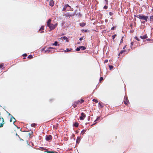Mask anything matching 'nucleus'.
Wrapping results in <instances>:
<instances>
[{
	"mask_svg": "<svg viewBox=\"0 0 153 153\" xmlns=\"http://www.w3.org/2000/svg\"><path fill=\"white\" fill-rule=\"evenodd\" d=\"M57 43H58L56 41V42H54V43L52 44H51V45H53H53H54V46H57V45L59 46V45H57Z\"/></svg>",
	"mask_w": 153,
	"mask_h": 153,
	"instance_id": "18",
	"label": "nucleus"
},
{
	"mask_svg": "<svg viewBox=\"0 0 153 153\" xmlns=\"http://www.w3.org/2000/svg\"><path fill=\"white\" fill-rule=\"evenodd\" d=\"M147 35L146 34L145 35L143 36H141L140 38L142 39H145L147 38Z\"/></svg>",
	"mask_w": 153,
	"mask_h": 153,
	"instance_id": "13",
	"label": "nucleus"
},
{
	"mask_svg": "<svg viewBox=\"0 0 153 153\" xmlns=\"http://www.w3.org/2000/svg\"><path fill=\"white\" fill-rule=\"evenodd\" d=\"M50 52H51V53H52V51H50L49 49H48V50L45 51V53H50Z\"/></svg>",
	"mask_w": 153,
	"mask_h": 153,
	"instance_id": "17",
	"label": "nucleus"
},
{
	"mask_svg": "<svg viewBox=\"0 0 153 153\" xmlns=\"http://www.w3.org/2000/svg\"><path fill=\"white\" fill-rule=\"evenodd\" d=\"M83 39V37H81L80 39H79V40L81 41V40H82Z\"/></svg>",
	"mask_w": 153,
	"mask_h": 153,
	"instance_id": "41",
	"label": "nucleus"
},
{
	"mask_svg": "<svg viewBox=\"0 0 153 153\" xmlns=\"http://www.w3.org/2000/svg\"><path fill=\"white\" fill-rule=\"evenodd\" d=\"M114 28H115V27H112L111 28V30H114Z\"/></svg>",
	"mask_w": 153,
	"mask_h": 153,
	"instance_id": "42",
	"label": "nucleus"
},
{
	"mask_svg": "<svg viewBox=\"0 0 153 153\" xmlns=\"http://www.w3.org/2000/svg\"><path fill=\"white\" fill-rule=\"evenodd\" d=\"M103 80V77H100V81H102V80Z\"/></svg>",
	"mask_w": 153,
	"mask_h": 153,
	"instance_id": "33",
	"label": "nucleus"
},
{
	"mask_svg": "<svg viewBox=\"0 0 153 153\" xmlns=\"http://www.w3.org/2000/svg\"><path fill=\"white\" fill-rule=\"evenodd\" d=\"M36 126V124L35 123H33L31 124V126L32 127H35Z\"/></svg>",
	"mask_w": 153,
	"mask_h": 153,
	"instance_id": "29",
	"label": "nucleus"
},
{
	"mask_svg": "<svg viewBox=\"0 0 153 153\" xmlns=\"http://www.w3.org/2000/svg\"><path fill=\"white\" fill-rule=\"evenodd\" d=\"M33 57V56L31 55H29L28 56V58L29 59H31Z\"/></svg>",
	"mask_w": 153,
	"mask_h": 153,
	"instance_id": "25",
	"label": "nucleus"
},
{
	"mask_svg": "<svg viewBox=\"0 0 153 153\" xmlns=\"http://www.w3.org/2000/svg\"><path fill=\"white\" fill-rule=\"evenodd\" d=\"M42 51H44V49H43L42 50Z\"/></svg>",
	"mask_w": 153,
	"mask_h": 153,
	"instance_id": "48",
	"label": "nucleus"
},
{
	"mask_svg": "<svg viewBox=\"0 0 153 153\" xmlns=\"http://www.w3.org/2000/svg\"><path fill=\"white\" fill-rule=\"evenodd\" d=\"M107 7H107V6H105L104 7H103L104 8V9H107Z\"/></svg>",
	"mask_w": 153,
	"mask_h": 153,
	"instance_id": "36",
	"label": "nucleus"
},
{
	"mask_svg": "<svg viewBox=\"0 0 153 153\" xmlns=\"http://www.w3.org/2000/svg\"><path fill=\"white\" fill-rule=\"evenodd\" d=\"M54 4V2L53 0H51L49 2L50 6L52 7Z\"/></svg>",
	"mask_w": 153,
	"mask_h": 153,
	"instance_id": "10",
	"label": "nucleus"
},
{
	"mask_svg": "<svg viewBox=\"0 0 153 153\" xmlns=\"http://www.w3.org/2000/svg\"><path fill=\"white\" fill-rule=\"evenodd\" d=\"M124 100V103L126 105H127L129 102L128 100L127 99V98L125 97Z\"/></svg>",
	"mask_w": 153,
	"mask_h": 153,
	"instance_id": "8",
	"label": "nucleus"
},
{
	"mask_svg": "<svg viewBox=\"0 0 153 153\" xmlns=\"http://www.w3.org/2000/svg\"><path fill=\"white\" fill-rule=\"evenodd\" d=\"M93 102H95L96 103H97V102H98V101H97V100H96V99H93Z\"/></svg>",
	"mask_w": 153,
	"mask_h": 153,
	"instance_id": "26",
	"label": "nucleus"
},
{
	"mask_svg": "<svg viewBox=\"0 0 153 153\" xmlns=\"http://www.w3.org/2000/svg\"><path fill=\"white\" fill-rule=\"evenodd\" d=\"M86 130H82V131H81V133L82 134H83L85 132Z\"/></svg>",
	"mask_w": 153,
	"mask_h": 153,
	"instance_id": "24",
	"label": "nucleus"
},
{
	"mask_svg": "<svg viewBox=\"0 0 153 153\" xmlns=\"http://www.w3.org/2000/svg\"><path fill=\"white\" fill-rule=\"evenodd\" d=\"M48 48V49H54V51L53 52H57V50L56 49V48H53V47H50Z\"/></svg>",
	"mask_w": 153,
	"mask_h": 153,
	"instance_id": "12",
	"label": "nucleus"
},
{
	"mask_svg": "<svg viewBox=\"0 0 153 153\" xmlns=\"http://www.w3.org/2000/svg\"><path fill=\"white\" fill-rule=\"evenodd\" d=\"M79 124L77 123H75L73 125L75 127H77L78 126Z\"/></svg>",
	"mask_w": 153,
	"mask_h": 153,
	"instance_id": "19",
	"label": "nucleus"
},
{
	"mask_svg": "<svg viewBox=\"0 0 153 153\" xmlns=\"http://www.w3.org/2000/svg\"><path fill=\"white\" fill-rule=\"evenodd\" d=\"M108 62V60L107 59H106V60H105V61L104 62H105V63H107V62Z\"/></svg>",
	"mask_w": 153,
	"mask_h": 153,
	"instance_id": "40",
	"label": "nucleus"
},
{
	"mask_svg": "<svg viewBox=\"0 0 153 153\" xmlns=\"http://www.w3.org/2000/svg\"><path fill=\"white\" fill-rule=\"evenodd\" d=\"M81 116L80 117V119L81 120H83L85 117V115L83 112L81 113Z\"/></svg>",
	"mask_w": 153,
	"mask_h": 153,
	"instance_id": "6",
	"label": "nucleus"
},
{
	"mask_svg": "<svg viewBox=\"0 0 153 153\" xmlns=\"http://www.w3.org/2000/svg\"><path fill=\"white\" fill-rule=\"evenodd\" d=\"M80 49H81L82 50H85L86 49V48L85 47L83 46H80Z\"/></svg>",
	"mask_w": 153,
	"mask_h": 153,
	"instance_id": "21",
	"label": "nucleus"
},
{
	"mask_svg": "<svg viewBox=\"0 0 153 153\" xmlns=\"http://www.w3.org/2000/svg\"><path fill=\"white\" fill-rule=\"evenodd\" d=\"M115 36L113 35V36H112V38H113V39H114V38H115Z\"/></svg>",
	"mask_w": 153,
	"mask_h": 153,
	"instance_id": "43",
	"label": "nucleus"
},
{
	"mask_svg": "<svg viewBox=\"0 0 153 153\" xmlns=\"http://www.w3.org/2000/svg\"><path fill=\"white\" fill-rule=\"evenodd\" d=\"M135 39H136L137 40V41H139V39L138 38V37L137 36H135Z\"/></svg>",
	"mask_w": 153,
	"mask_h": 153,
	"instance_id": "32",
	"label": "nucleus"
},
{
	"mask_svg": "<svg viewBox=\"0 0 153 153\" xmlns=\"http://www.w3.org/2000/svg\"><path fill=\"white\" fill-rule=\"evenodd\" d=\"M63 39H64V40H65V41L66 42H69V40L68 39L66 36H64L63 37Z\"/></svg>",
	"mask_w": 153,
	"mask_h": 153,
	"instance_id": "15",
	"label": "nucleus"
},
{
	"mask_svg": "<svg viewBox=\"0 0 153 153\" xmlns=\"http://www.w3.org/2000/svg\"><path fill=\"white\" fill-rule=\"evenodd\" d=\"M150 19L151 20H152L153 21V16L150 17Z\"/></svg>",
	"mask_w": 153,
	"mask_h": 153,
	"instance_id": "37",
	"label": "nucleus"
},
{
	"mask_svg": "<svg viewBox=\"0 0 153 153\" xmlns=\"http://www.w3.org/2000/svg\"><path fill=\"white\" fill-rule=\"evenodd\" d=\"M80 25L81 26L83 27L85 25V23L82 22L80 23Z\"/></svg>",
	"mask_w": 153,
	"mask_h": 153,
	"instance_id": "20",
	"label": "nucleus"
},
{
	"mask_svg": "<svg viewBox=\"0 0 153 153\" xmlns=\"http://www.w3.org/2000/svg\"><path fill=\"white\" fill-rule=\"evenodd\" d=\"M67 7H69L70 9H68L67 10V11H68L69 10L70 11H72L73 10V8H71V7L68 4H66V5H65V6H64V7L63 9L62 10L63 11L66 10V8Z\"/></svg>",
	"mask_w": 153,
	"mask_h": 153,
	"instance_id": "3",
	"label": "nucleus"
},
{
	"mask_svg": "<svg viewBox=\"0 0 153 153\" xmlns=\"http://www.w3.org/2000/svg\"><path fill=\"white\" fill-rule=\"evenodd\" d=\"M126 45H125V46L123 47V49H125V48H126Z\"/></svg>",
	"mask_w": 153,
	"mask_h": 153,
	"instance_id": "46",
	"label": "nucleus"
},
{
	"mask_svg": "<svg viewBox=\"0 0 153 153\" xmlns=\"http://www.w3.org/2000/svg\"><path fill=\"white\" fill-rule=\"evenodd\" d=\"M99 107L100 108H102L103 106V105L102 103L101 102H99Z\"/></svg>",
	"mask_w": 153,
	"mask_h": 153,
	"instance_id": "14",
	"label": "nucleus"
},
{
	"mask_svg": "<svg viewBox=\"0 0 153 153\" xmlns=\"http://www.w3.org/2000/svg\"><path fill=\"white\" fill-rule=\"evenodd\" d=\"M44 30V27L43 26H42L40 28L39 30V31L40 33H42L44 32L43 30Z\"/></svg>",
	"mask_w": 153,
	"mask_h": 153,
	"instance_id": "9",
	"label": "nucleus"
},
{
	"mask_svg": "<svg viewBox=\"0 0 153 153\" xmlns=\"http://www.w3.org/2000/svg\"><path fill=\"white\" fill-rule=\"evenodd\" d=\"M100 119V117H98L97 119H96L95 120V121H97L98 120H99Z\"/></svg>",
	"mask_w": 153,
	"mask_h": 153,
	"instance_id": "31",
	"label": "nucleus"
},
{
	"mask_svg": "<svg viewBox=\"0 0 153 153\" xmlns=\"http://www.w3.org/2000/svg\"><path fill=\"white\" fill-rule=\"evenodd\" d=\"M3 64H0V68L1 69L2 68V69H3Z\"/></svg>",
	"mask_w": 153,
	"mask_h": 153,
	"instance_id": "27",
	"label": "nucleus"
},
{
	"mask_svg": "<svg viewBox=\"0 0 153 153\" xmlns=\"http://www.w3.org/2000/svg\"><path fill=\"white\" fill-rule=\"evenodd\" d=\"M3 126V124L2 123H0V127H2Z\"/></svg>",
	"mask_w": 153,
	"mask_h": 153,
	"instance_id": "38",
	"label": "nucleus"
},
{
	"mask_svg": "<svg viewBox=\"0 0 153 153\" xmlns=\"http://www.w3.org/2000/svg\"><path fill=\"white\" fill-rule=\"evenodd\" d=\"M60 50H62V51H64L65 52H70L72 50L71 48H67L66 50H64L63 49H60Z\"/></svg>",
	"mask_w": 153,
	"mask_h": 153,
	"instance_id": "5",
	"label": "nucleus"
},
{
	"mask_svg": "<svg viewBox=\"0 0 153 153\" xmlns=\"http://www.w3.org/2000/svg\"><path fill=\"white\" fill-rule=\"evenodd\" d=\"M80 102L79 100H78L74 102V104H73L72 106L73 107L75 108L77 106V105Z\"/></svg>",
	"mask_w": 153,
	"mask_h": 153,
	"instance_id": "7",
	"label": "nucleus"
},
{
	"mask_svg": "<svg viewBox=\"0 0 153 153\" xmlns=\"http://www.w3.org/2000/svg\"><path fill=\"white\" fill-rule=\"evenodd\" d=\"M54 51V49H53V50H52V53H53V52Z\"/></svg>",
	"mask_w": 153,
	"mask_h": 153,
	"instance_id": "47",
	"label": "nucleus"
},
{
	"mask_svg": "<svg viewBox=\"0 0 153 153\" xmlns=\"http://www.w3.org/2000/svg\"><path fill=\"white\" fill-rule=\"evenodd\" d=\"M137 17L140 19L144 20L146 21H147V19L148 18L147 16H146L141 15H139L137 16Z\"/></svg>",
	"mask_w": 153,
	"mask_h": 153,
	"instance_id": "2",
	"label": "nucleus"
},
{
	"mask_svg": "<svg viewBox=\"0 0 153 153\" xmlns=\"http://www.w3.org/2000/svg\"><path fill=\"white\" fill-rule=\"evenodd\" d=\"M80 49V46L78 48H77L76 49V50L77 51H79Z\"/></svg>",
	"mask_w": 153,
	"mask_h": 153,
	"instance_id": "30",
	"label": "nucleus"
},
{
	"mask_svg": "<svg viewBox=\"0 0 153 153\" xmlns=\"http://www.w3.org/2000/svg\"><path fill=\"white\" fill-rule=\"evenodd\" d=\"M23 56H27V54H24L23 55Z\"/></svg>",
	"mask_w": 153,
	"mask_h": 153,
	"instance_id": "45",
	"label": "nucleus"
},
{
	"mask_svg": "<svg viewBox=\"0 0 153 153\" xmlns=\"http://www.w3.org/2000/svg\"><path fill=\"white\" fill-rule=\"evenodd\" d=\"M52 137L51 135H47L46 136L45 139L47 141H49L52 139Z\"/></svg>",
	"mask_w": 153,
	"mask_h": 153,
	"instance_id": "4",
	"label": "nucleus"
},
{
	"mask_svg": "<svg viewBox=\"0 0 153 153\" xmlns=\"http://www.w3.org/2000/svg\"><path fill=\"white\" fill-rule=\"evenodd\" d=\"M51 19H49L47 22V25L51 30L54 29L57 26L58 24L56 23L53 25L51 23Z\"/></svg>",
	"mask_w": 153,
	"mask_h": 153,
	"instance_id": "1",
	"label": "nucleus"
},
{
	"mask_svg": "<svg viewBox=\"0 0 153 153\" xmlns=\"http://www.w3.org/2000/svg\"><path fill=\"white\" fill-rule=\"evenodd\" d=\"M113 14V13H112L111 12H110L109 13V15H110V16H111Z\"/></svg>",
	"mask_w": 153,
	"mask_h": 153,
	"instance_id": "39",
	"label": "nucleus"
},
{
	"mask_svg": "<svg viewBox=\"0 0 153 153\" xmlns=\"http://www.w3.org/2000/svg\"><path fill=\"white\" fill-rule=\"evenodd\" d=\"M133 45V42H131V46H132Z\"/></svg>",
	"mask_w": 153,
	"mask_h": 153,
	"instance_id": "44",
	"label": "nucleus"
},
{
	"mask_svg": "<svg viewBox=\"0 0 153 153\" xmlns=\"http://www.w3.org/2000/svg\"><path fill=\"white\" fill-rule=\"evenodd\" d=\"M84 102V101L82 99H81L80 100V102L81 103L83 102Z\"/></svg>",
	"mask_w": 153,
	"mask_h": 153,
	"instance_id": "34",
	"label": "nucleus"
},
{
	"mask_svg": "<svg viewBox=\"0 0 153 153\" xmlns=\"http://www.w3.org/2000/svg\"><path fill=\"white\" fill-rule=\"evenodd\" d=\"M10 122H13V123L16 121V120L15 118L12 117L10 119Z\"/></svg>",
	"mask_w": 153,
	"mask_h": 153,
	"instance_id": "11",
	"label": "nucleus"
},
{
	"mask_svg": "<svg viewBox=\"0 0 153 153\" xmlns=\"http://www.w3.org/2000/svg\"><path fill=\"white\" fill-rule=\"evenodd\" d=\"M125 51V50H123L121 51L119 55L120 56V54H122L123 52Z\"/></svg>",
	"mask_w": 153,
	"mask_h": 153,
	"instance_id": "22",
	"label": "nucleus"
},
{
	"mask_svg": "<svg viewBox=\"0 0 153 153\" xmlns=\"http://www.w3.org/2000/svg\"><path fill=\"white\" fill-rule=\"evenodd\" d=\"M63 37H61V38H59V39H58V40H59V41H60V40L62 39H63Z\"/></svg>",
	"mask_w": 153,
	"mask_h": 153,
	"instance_id": "35",
	"label": "nucleus"
},
{
	"mask_svg": "<svg viewBox=\"0 0 153 153\" xmlns=\"http://www.w3.org/2000/svg\"><path fill=\"white\" fill-rule=\"evenodd\" d=\"M80 140H81L80 137H78L77 138L76 140V143H79V142Z\"/></svg>",
	"mask_w": 153,
	"mask_h": 153,
	"instance_id": "16",
	"label": "nucleus"
},
{
	"mask_svg": "<svg viewBox=\"0 0 153 153\" xmlns=\"http://www.w3.org/2000/svg\"><path fill=\"white\" fill-rule=\"evenodd\" d=\"M109 67L110 70L112 69L113 68V66L112 65H109Z\"/></svg>",
	"mask_w": 153,
	"mask_h": 153,
	"instance_id": "28",
	"label": "nucleus"
},
{
	"mask_svg": "<svg viewBox=\"0 0 153 153\" xmlns=\"http://www.w3.org/2000/svg\"><path fill=\"white\" fill-rule=\"evenodd\" d=\"M4 122V120H3V119L2 118H1L0 117V123H3Z\"/></svg>",
	"mask_w": 153,
	"mask_h": 153,
	"instance_id": "23",
	"label": "nucleus"
}]
</instances>
